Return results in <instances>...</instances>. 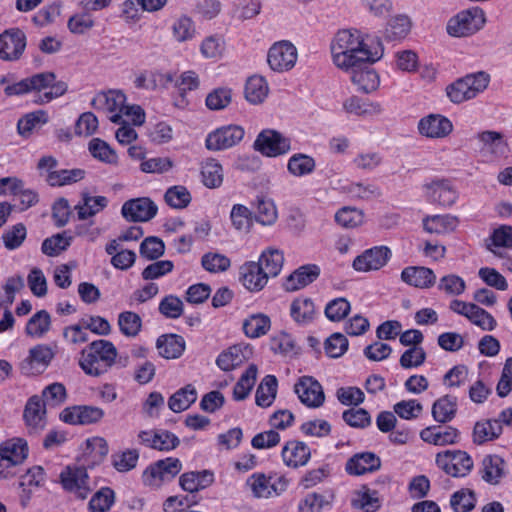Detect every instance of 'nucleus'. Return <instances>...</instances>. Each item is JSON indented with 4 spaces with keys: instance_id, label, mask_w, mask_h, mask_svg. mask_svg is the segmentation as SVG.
Masks as SVG:
<instances>
[{
    "instance_id": "79ce46f5",
    "label": "nucleus",
    "mask_w": 512,
    "mask_h": 512,
    "mask_svg": "<svg viewBox=\"0 0 512 512\" xmlns=\"http://www.w3.org/2000/svg\"><path fill=\"white\" fill-rule=\"evenodd\" d=\"M398 420L396 416L386 411V433H388V439L395 445L407 444L413 437L412 430L405 426H398Z\"/></svg>"
},
{
    "instance_id": "6ab92c4d",
    "label": "nucleus",
    "mask_w": 512,
    "mask_h": 512,
    "mask_svg": "<svg viewBox=\"0 0 512 512\" xmlns=\"http://www.w3.org/2000/svg\"><path fill=\"white\" fill-rule=\"evenodd\" d=\"M138 438L145 447L164 452L174 450L180 444L179 438L165 429L143 430L139 432Z\"/></svg>"
},
{
    "instance_id": "864d4df0",
    "label": "nucleus",
    "mask_w": 512,
    "mask_h": 512,
    "mask_svg": "<svg viewBox=\"0 0 512 512\" xmlns=\"http://www.w3.org/2000/svg\"><path fill=\"white\" fill-rule=\"evenodd\" d=\"M202 181L208 188H217L223 181V169L214 159L207 160L201 169Z\"/></svg>"
},
{
    "instance_id": "f3484780",
    "label": "nucleus",
    "mask_w": 512,
    "mask_h": 512,
    "mask_svg": "<svg viewBox=\"0 0 512 512\" xmlns=\"http://www.w3.org/2000/svg\"><path fill=\"white\" fill-rule=\"evenodd\" d=\"M300 402L309 408H319L325 401L321 384L311 376L301 377L294 385Z\"/></svg>"
},
{
    "instance_id": "4c0bfd02",
    "label": "nucleus",
    "mask_w": 512,
    "mask_h": 512,
    "mask_svg": "<svg viewBox=\"0 0 512 512\" xmlns=\"http://www.w3.org/2000/svg\"><path fill=\"white\" fill-rule=\"evenodd\" d=\"M197 390L192 384L180 388L168 399V407L175 413L187 410L197 400Z\"/></svg>"
},
{
    "instance_id": "8fccbe9b",
    "label": "nucleus",
    "mask_w": 512,
    "mask_h": 512,
    "mask_svg": "<svg viewBox=\"0 0 512 512\" xmlns=\"http://www.w3.org/2000/svg\"><path fill=\"white\" fill-rule=\"evenodd\" d=\"M51 326V317L46 310L36 312L27 322L25 332L34 338L43 337Z\"/></svg>"
},
{
    "instance_id": "4d7b16f0",
    "label": "nucleus",
    "mask_w": 512,
    "mask_h": 512,
    "mask_svg": "<svg viewBox=\"0 0 512 512\" xmlns=\"http://www.w3.org/2000/svg\"><path fill=\"white\" fill-rule=\"evenodd\" d=\"M332 495L328 492H313L305 496L299 503L300 512H321L325 506L330 504Z\"/></svg>"
},
{
    "instance_id": "20e7f679",
    "label": "nucleus",
    "mask_w": 512,
    "mask_h": 512,
    "mask_svg": "<svg viewBox=\"0 0 512 512\" xmlns=\"http://www.w3.org/2000/svg\"><path fill=\"white\" fill-rule=\"evenodd\" d=\"M484 11L479 7L462 10L447 23V32L454 37H466L479 31L485 24Z\"/></svg>"
},
{
    "instance_id": "393cba45",
    "label": "nucleus",
    "mask_w": 512,
    "mask_h": 512,
    "mask_svg": "<svg viewBox=\"0 0 512 512\" xmlns=\"http://www.w3.org/2000/svg\"><path fill=\"white\" fill-rule=\"evenodd\" d=\"M420 134L429 138H444L453 130L452 122L440 114H430L418 123Z\"/></svg>"
},
{
    "instance_id": "69168bd1",
    "label": "nucleus",
    "mask_w": 512,
    "mask_h": 512,
    "mask_svg": "<svg viewBox=\"0 0 512 512\" xmlns=\"http://www.w3.org/2000/svg\"><path fill=\"white\" fill-rule=\"evenodd\" d=\"M115 500L114 491L109 487L101 488L89 501L91 512H107Z\"/></svg>"
},
{
    "instance_id": "de8ad7c7",
    "label": "nucleus",
    "mask_w": 512,
    "mask_h": 512,
    "mask_svg": "<svg viewBox=\"0 0 512 512\" xmlns=\"http://www.w3.org/2000/svg\"><path fill=\"white\" fill-rule=\"evenodd\" d=\"M316 168V162L313 157L296 153L292 155L287 163L288 172L295 177H303L311 174Z\"/></svg>"
},
{
    "instance_id": "ddd939ff",
    "label": "nucleus",
    "mask_w": 512,
    "mask_h": 512,
    "mask_svg": "<svg viewBox=\"0 0 512 512\" xmlns=\"http://www.w3.org/2000/svg\"><path fill=\"white\" fill-rule=\"evenodd\" d=\"M27 45L25 33L19 28H10L0 34V60L13 62L23 55Z\"/></svg>"
},
{
    "instance_id": "a211bd4d",
    "label": "nucleus",
    "mask_w": 512,
    "mask_h": 512,
    "mask_svg": "<svg viewBox=\"0 0 512 512\" xmlns=\"http://www.w3.org/2000/svg\"><path fill=\"white\" fill-rule=\"evenodd\" d=\"M104 414V410L97 406L75 405L65 408L60 419L72 425H90L99 422Z\"/></svg>"
},
{
    "instance_id": "49530a36",
    "label": "nucleus",
    "mask_w": 512,
    "mask_h": 512,
    "mask_svg": "<svg viewBox=\"0 0 512 512\" xmlns=\"http://www.w3.org/2000/svg\"><path fill=\"white\" fill-rule=\"evenodd\" d=\"M269 92L268 84L262 76L248 78L245 85V98L251 104L262 103Z\"/></svg>"
},
{
    "instance_id": "7c9ffc66",
    "label": "nucleus",
    "mask_w": 512,
    "mask_h": 512,
    "mask_svg": "<svg viewBox=\"0 0 512 512\" xmlns=\"http://www.w3.org/2000/svg\"><path fill=\"white\" fill-rule=\"evenodd\" d=\"M159 355L165 359H177L185 351V340L177 334L161 335L156 341Z\"/></svg>"
},
{
    "instance_id": "2f4dec72",
    "label": "nucleus",
    "mask_w": 512,
    "mask_h": 512,
    "mask_svg": "<svg viewBox=\"0 0 512 512\" xmlns=\"http://www.w3.org/2000/svg\"><path fill=\"white\" fill-rule=\"evenodd\" d=\"M384 265V246H376L364 251L353 261L356 271L367 272L379 270Z\"/></svg>"
},
{
    "instance_id": "cd10ccee",
    "label": "nucleus",
    "mask_w": 512,
    "mask_h": 512,
    "mask_svg": "<svg viewBox=\"0 0 512 512\" xmlns=\"http://www.w3.org/2000/svg\"><path fill=\"white\" fill-rule=\"evenodd\" d=\"M320 275V268L315 264H307L296 269L287 277L284 286L287 291H296L314 282Z\"/></svg>"
},
{
    "instance_id": "412c9836",
    "label": "nucleus",
    "mask_w": 512,
    "mask_h": 512,
    "mask_svg": "<svg viewBox=\"0 0 512 512\" xmlns=\"http://www.w3.org/2000/svg\"><path fill=\"white\" fill-rule=\"evenodd\" d=\"M422 441L434 446H447L459 442L460 432L452 426L432 425L420 431Z\"/></svg>"
},
{
    "instance_id": "f8f14e48",
    "label": "nucleus",
    "mask_w": 512,
    "mask_h": 512,
    "mask_svg": "<svg viewBox=\"0 0 512 512\" xmlns=\"http://www.w3.org/2000/svg\"><path fill=\"white\" fill-rule=\"evenodd\" d=\"M28 443L24 438L14 437L0 445V478L4 470L22 464L28 457Z\"/></svg>"
},
{
    "instance_id": "ea45409f",
    "label": "nucleus",
    "mask_w": 512,
    "mask_h": 512,
    "mask_svg": "<svg viewBox=\"0 0 512 512\" xmlns=\"http://www.w3.org/2000/svg\"><path fill=\"white\" fill-rule=\"evenodd\" d=\"M502 425L496 420H482L475 423L473 428V442L483 444L498 438L502 433Z\"/></svg>"
},
{
    "instance_id": "338daca9",
    "label": "nucleus",
    "mask_w": 512,
    "mask_h": 512,
    "mask_svg": "<svg viewBox=\"0 0 512 512\" xmlns=\"http://www.w3.org/2000/svg\"><path fill=\"white\" fill-rule=\"evenodd\" d=\"M139 453L136 449H127L112 455L113 467L119 472H128L136 467Z\"/></svg>"
},
{
    "instance_id": "6e6d98bb",
    "label": "nucleus",
    "mask_w": 512,
    "mask_h": 512,
    "mask_svg": "<svg viewBox=\"0 0 512 512\" xmlns=\"http://www.w3.org/2000/svg\"><path fill=\"white\" fill-rule=\"evenodd\" d=\"M40 397L46 406L59 407L66 401L67 391L62 383L54 382L42 390Z\"/></svg>"
},
{
    "instance_id": "c9c22d12",
    "label": "nucleus",
    "mask_w": 512,
    "mask_h": 512,
    "mask_svg": "<svg viewBox=\"0 0 512 512\" xmlns=\"http://www.w3.org/2000/svg\"><path fill=\"white\" fill-rule=\"evenodd\" d=\"M315 305L312 299L299 297L290 305V316L299 325H307L314 320Z\"/></svg>"
},
{
    "instance_id": "e433bc0d",
    "label": "nucleus",
    "mask_w": 512,
    "mask_h": 512,
    "mask_svg": "<svg viewBox=\"0 0 512 512\" xmlns=\"http://www.w3.org/2000/svg\"><path fill=\"white\" fill-rule=\"evenodd\" d=\"M504 460L498 455H486L482 460L480 473L482 479L490 484H498L504 476Z\"/></svg>"
},
{
    "instance_id": "774afa93",
    "label": "nucleus",
    "mask_w": 512,
    "mask_h": 512,
    "mask_svg": "<svg viewBox=\"0 0 512 512\" xmlns=\"http://www.w3.org/2000/svg\"><path fill=\"white\" fill-rule=\"evenodd\" d=\"M201 264L206 271L219 273L228 270L231 262L230 259L223 254L208 252L202 256Z\"/></svg>"
},
{
    "instance_id": "5fc2aeb1",
    "label": "nucleus",
    "mask_w": 512,
    "mask_h": 512,
    "mask_svg": "<svg viewBox=\"0 0 512 512\" xmlns=\"http://www.w3.org/2000/svg\"><path fill=\"white\" fill-rule=\"evenodd\" d=\"M118 326L123 335L127 337H135L141 331L142 319L135 312L124 311L118 316Z\"/></svg>"
},
{
    "instance_id": "b1692460",
    "label": "nucleus",
    "mask_w": 512,
    "mask_h": 512,
    "mask_svg": "<svg viewBox=\"0 0 512 512\" xmlns=\"http://www.w3.org/2000/svg\"><path fill=\"white\" fill-rule=\"evenodd\" d=\"M424 187L428 198L443 207L452 206L458 198V193L449 180H434Z\"/></svg>"
},
{
    "instance_id": "9d476101",
    "label": "nucleus",
    "mask_w": 512,
    "mask_h": 512,
    "mask_svg": "<svg viewBox=\"0 0 512 512\" xmlns=\"http://www.w3.org/2000/svg\"><path fill=\"white\" fill-rule=\"evenodd\" d=\"M55 356L53 349L46 344H38L29 350L28 356L20 362L19 369L25 376L43 373Z\"/></svg>"
},
{
    "instance_id": "09e8293b",
    "label": "nucleus",
    "mask_w": 512,
    "mask_h": 512,
    "mask_svg": "<svg viewBox=\"0 0 512 512\" xmlns=\"http://www.w3.org/2000/svg\"><path fill=\"white\" fill-rule=\"evenodd\" d=\"M246 360L244 350L240 345H234L223 351L216 359L217 366L223 371H231Z\"/></svg>"
},
{
    "instance_id": "a19ab883",
    "label": "nucleus",
    "mask_w": 512,
    "mask_h": 512,
    "mask_svg": "<svg viewBox=\"0 0 512 512\" xmlns=\"http://www.w3.org/2000/svg\"><path fill=\"white\" fill-rule=\"evenodd\" d=\"M277 387V378L274 375H266L256 389V404L262 408L271 406L276 398Z\"/></svg>"
},
{
    "instance_id": "1a4fd4ad",
    "label": "nucleus",
    "mask_w": 512,
    "mask_h": 512,
    "mask_svg": "<svg viewBox=\"0 0 512 512\" xmlns=\"http://www.w3.org/2000/svg\"><path fill=\"white\" fill-rule=\"evenodd\" d=\"M91 105L94 109L109 114L108 118L111 122L120 124L126 105V96L123 92L117 90L99 92L92 99Z\"/></svg>"
},
{
    "instance_id": "bb28decb",
    "label": "nucleus",
    "mask_w": 512,
    "mask_h": 512,
    "mask_svg": "<svg viewBox=\"0 0 512 512\" xmlns=\"http://www.w3.org/2000/svg\"><path fill=\"white\" fill-rule=\"evenodd\" d=\"M241 282L249 291H260L267 284L268 276L258 262H247L240 268Z\"/></svg>"
},
{
    "instance_id": "6e6552de",
    "label": "nucleus",
    "mask_w": 512,
    "mask_h": 512,
    "mask_svg": "<svg viewBox=\"0 0 512 512\" xmlns=\"http://www.w3.org/2000/svg\"><path fill=\"white\" fill-rule=\"evenodd\" d=\"M449 308L454 313L466 317L473 325L483 331H492L497 326V321L493 315L474 303L454 299L450 302Z\"/></svg>"
},
{
    "instance_id": "c03bdc74",
    "label": "nucleus",
    "mask_w": 512,
    "mask_h": 512,
    "mask_svg": "<svg viewBox=\"0 0 512 512\" xmlns=\"http://www.w3.org/2000/svg\"><path fill=\"white\" fill-rule=\"evenodd\" d=\"M424 229L429 233L446 234L454 231L458 218L452 215H434L423 220Z\"/></svg>"
},
{
    "instance_id": "a18cd8bd",
    "label": "nucleus",
    "mask_w": 512,
    "mask_h": 512,
    "mask_svg": "<svg viewBox=\"0 0 512 512\" xmlns=\"http://www.w3.org/2000/svg\"><path fill=\"white\" fill-rule=\"evenodd\" d=\"M478 140L482 143V151L489 152L495 157H500L507 152V143L503 140L502 135L496 131H484L477 135Z\"/></svg>"
},
{
    "instance_id": "37998d69",
    "label": "nucleus",
    "mask_w": 512,
    "mask_h": 512,
    "mask_svg": "<svg viewBox=\"0 0 512 512\" xmlns=\"http://www.w3.org/2000/svg\"><path fill=\"white\" fill-rule=\"evenodd\" d=\"M258 263L268 277H276L282 270L284 254L277 248L269 247L261 253Z\"/></svg>"
},
{
    "instance_id": "c756f323",
    "label": "nucleus",
    "mask_w": 512,
    "mask_h": 512,
    "mask_svg": "<svg viewBox=\"0 0 512 512\" xmlns=\"http://www.w3.org/2000/svg\"><path fill=\"white\" fill-rule=\"evenodd\" d=\"M214 481V475L209 470L191 471L183 473L179 478L180 487L193 493L209 487Z\"/></svg>"
},
{
    "instance_id": "39448f33",
    "label": "nucleus",
    "mask_w": 512,
    "mask_h": 512,
    "mask_svg": "<svg viewBox=\"0 0 512 512\" xmlns=\"http://www.w3.org/2000/svg\"><path fill=\"white\" fill-rule=\"evenodd\" d=\"M182 462L176 457H167L150 464L143 472V482L149 487H160L171 482L182 470Z\"/></svg>"
},
{
    "instance_id": "13d9d810",
    "label": "nucleus",
    "mask_w": 512,
    "mask_h": 512,
    "mask_svg": "<svg viewBox=\"0 0 512 512\" xmlns=\"http://www.w3.org/2000/svg\"><path fill=\"white\" fill-rule=\"evenodd\" d=\"M165 202L172 208L183 209L191 202V194L185 186L175 185L167 189Z\"/></svg>"
},
{
    "instance_id": "7ed1b4c3",
    "label": "nucleus",
    "mask_w": 512,
    "mask_h": 512,
    "mask_svg": "<svg viewBox=\"0 0 512 512\" xmlns=\"http://www.w3.org/2000/svg\"><path fill=\"white\" fill-rule=\"evenodd\" d=\"M489 82L490 75L486 72L468 74L448 85L446 94L451 102L460 104L477 97L486 90Z\"/></svg>"
},
{
    "instance_id": "0e129e2a",
    "label": "nucleus",
    "mask_w": 512,
    "mask_h": 512,
    "mask_svg": "<svg viewBox=\"0 0 512 512\" xmlns=\"http://www.w3.org/2000/svg\"><path fill=\"white\" fill-rule=\"evenodd\" d=\"M350 302L343 297H338L329 301L324 309L325 316L332 322L343 320L350 312Z\"/></svg>"
},
{
    "instance_id": "58836bf2",
    "label": "nucleus",
    "mask_w": 512,
    "mask_h": 512,
    "mask_svg": "<svg viewBox=\"0 0 512 512\" xmlns=\"http://www.w3.org/2000/svg\"><path fill=\"white\" fill-rule=\"evenodd\" d=\"M412 27V21L406 14H397L386 23V40L397 41L407 37Z\"/></svg>"
},
{
    "instance_id": "72a5a7b5",
    "label": "nucleus",
    "mask_w": 512,
    "mask_h": 512,
    "mask_svg": "<svg viewBox=\"0 0 512 512\" xmlns=\"http://www.w3.org/2000/svg\"><path fill=\"white\" fill-rule=\"evenodd\" d=\"M457 409V398L452 395H444L433 403L432 417L436 422L445 424L455 418Z\"/></svg>"
},
{
    "instance_id": "f257e3e1",
    "label": "nucleus",
    "mask_w": 512,
    "mask_h": 512,
    "mask_svg": "<svg viewBox=\"0 0 512 512\" xmlns=\"http://www.w3.org/2000/svg\"><path fill=\"white\" fill-rule=\"evenodd\" d=\"M331 54L335 66L347 73L379 61L384 48L379 36L364 34L358 29H342L331 42Z\"/></svg>"
},
{
    "instance_id": "4468645a",
    "label": "nucleus",
    "mask_w": 512,
    "mask_h": 512,
    "mask_svg": "<svg viewBox=\"0 0 512 512\" xmlns=\"http://www.w3.org/2000/svg\"><path fill=\"white\" fill-rule=\"evenodd\" d=\"M297 49L287 40L274 43L267 55V62L270 68L276 72L291 70L297 61Z\"/></svg>"
},
{
    "instance_id": "680f3d73",
    "label": "nucleus",
    "mask_w": 512,
    "mask_h": 512,
    "mask_svg": "<svg viewBox=\"0 0 512 512\" xmlns=\"http://www.w3.org/2000/svg\"><path fill=\"white\" fill-rule=\"evenodd\" d=\"M395 416L398 415L404 420H414L423 413V405L416 399L402 400L393 407Z\"/></svg>"
},
{
    "instance_id": "052dcab7",
    "label": "nucleus",
    "mask_w": 512,
    "mask_h": 512,
    "mask_svg": "<svg viewBox=\"0 0 512 512\" xmlns=\"http://www.w3.org/2000/svg\"><path fill=\"white\" fill-rule=\"evenodd\" d=\"M89 151L91 155L108 164L117 163V154L116 152L106 143L104 140L100 138H93L89 142Z\"/></svg>"
},
{
    "instance_id": "dca6fc26",
    "label": "nucleus",
    "mask_w": 512,
    "mask_h": 512,
    "mask_svg": "<svg viewBox=\"0 0 512 512\" xmlns=\"http://www.w3.org/2000/svg\"><path fill=\"white\" fill-rule=\"evenodd\" d=\"M253 495L257 498H268L272 495L282 494L288 487L285 477H271L263 473H254L247 479Z\"/></svg>"
},
{
    "instance_id": "2eb2a0df",
    "label": "nucleus",
    "mask_w": 512,
    "mask_h": 512,
    "mask_svg": "<svg viewBox=\"0 0 512 512\" xmlns=\"http://www.w3.org/2000/svg\"><path fill=\"white\" fill-rule=\"evenodd\" d=\"M60 483L64 490L84 500L91 492L89 477L85 468L67 466L60 473Z\"/></svg>"
},
{
    "instance_id": "aec40b11",
    "label": "nucleus",
    "mask_w": 512,
    "mask_h": 512,
    "mask_svg": "<svg viewBox=\"0 0 512 512\" xmlns=\"http://www.w3.org/2000/svg\"><path fill=\"white\" fill-rule=\"evenodd\" d=\"M122 216L132 222H146L157 213V206L149 198L142 197L126 201L121 209Z\"/></svg>"
},
{
    "instance_id": "c85d7f7f",
    "label": "nucleus",
    "mask_w": 512,
    "mask_h": 512,
    "mask_svg": "<svg viewBox=\"0 0 512 512\" xmlns=\"http://www.w3.org/2000/svg\"><path fill=\"white\" fill-rule=\"evenodd\" d=\"M371 66L364 65V67H357L353 71L347 72L351 82L365 93L376 90L380 84V76Z\"/></svg>"
},
{
    "instance_id": "9b49d317",
    "label": "nucleus",
    "mask_w": 512,
    "mask_h": 512,
    "mask_svg": "<svg viewBox=\"0 0 512 512\" xmlns=\"http://www.w3.org/2000/svg\"><path fill=\"white\" fill-rule=\"evenodd\" d=\"M254 149L267 157H277L286 154L291 149L289 138L275 130L261 131L254 141Z\"/></svg>"
},
{
    "instance_id": "5701e85b",
    "label": "nucleus",
    "mask_w": 512,
    "mask_h": 512,
    "mask_svg": "<svg viewBox=\"0 0 512 512\" xmlns=\"http://www.w3.org/2000/svg\"><path fill=\"white\" fill-rule=\"evenodd\" d=\"M381 467V459L372 452H361L351 456L346 464L345 471L351 476H361L372 473Z\"/></svg>"
},
{
    "instance_id": "423d86ee",
    "label": "nucleus",
    "mask_w": 512,
    "mask_h": 512,
    "mask_svg": "<svg viewBox=\"0 0 512 512\" xmlns=\"http://www.w3.org/2000/svg\"><path fill=\"white\" fill-rule=\"evenodd\" d=\"M245 130L235 124L221 126L207 134L205 147L210 151H223L238 145L244 138Z\"/></svg>"
},
{
    "instance_id": "4be33fe9",
    "label": "nucleus",
    "mask_w": 512,
    "mask_h": 512,
    "mask_svg": "<svg viewBox=\"0 0 512 512\" xmlns=\"http://www.w3.org/2000/svg\"><path fill=\"white\" fill-rule=\"evenodd\" d=\"M46 405L39 395L28 398L23 411V419L30 432L37 433L47 424Z\"/></svg>"
},
{
    "instance_id": "f03ea898",
    "label": "nucleus",
    "mask_w": 512,
    "mask_h": 512,
    "mask_svg": "<svg viewBox=\"0 0 512 512\" xmlns=\"http://www.w3.org/2000/svg\"><path fill=\"white\" fill-rule=\"evenodd\" d=\"M117 356L118 351L111 341L98 339L82 349L78 364L86 375L99 377L116 364Z\"/></svg>"
},
{
    "instance_id": "603ef678",
    "label": "nucleus",
    "mask_w": 512,
    "mask_h": 512,
    "mask_svg": "<svg viewBox=\"0 0 512 512\" xmlns=\"http://www.w3.org/2000/svg\"><path fill=\"white\" fill-rule=\"evenodd\" d=\"M257 376L256 365H250L247 370L242 374L233 389V397L237 401L244 400L248 397L252 387L254 386Z\"/></svg>"
},
{
    "instance_id": "bf43d9fd",
    "label": "nucleus",
    "mask_w": 512,
    "mask_h": 512,
    "mask_svg": "<svg viewBox=\"0 0 512 512\" xmlns=\"http://www.w3.org/2000/svg\"><path fill=\"white\" fill-rule=\"evenodd\" d=\"M450 505L454 512H470L475 508L476 496L470 489H461L451 495Z\"/></svg>"
},
{
    "instance_id": "e2e57ef3",
    "label": "nucleus",
    "mask_w": 512,
    "mask_h": 512,
    "mask_svg": "<svg viewBox=\"0 0 512 512\" xmlns=\"http://www.w3.org/2000/svg\"><path fill=\"white\" fill-rule=\"evenodd\" d=\"M277 209L272 200L258 198L257 211L255 213L256 222L264 226L273 225L277 220Z\"/></svg>"
},
{
    "instance_id": "3c124183",
    "label": "nucleus",
    "mask_w": 512,
    "mask_h": 512,
    "mask_svg": "<svg viewBox=\"0 0 512 512\" xmlns=\"http://www.w3.org/2000/svg\"><path fill=\"white\" fill-rule=\"evenodd\" d=\"M270 327V318L264 314L251 315L243 323L244 333L249 338H258L265 335Z\"/></svg>"
},
{
    "instance_id": "473e14b6",
    "label": "nucleus",
    "mask_w": 512,
    "mask_h": 512,
    "mask_svg": "<svg viewBox=\"0 0 512 512\" xmlns=\"http://www.w3.org/2000/svg\"><path fill=\"white\" fill-rule=\"evenodd\" d=\"M402 280L417 288H429L435 284L434 272L426 267H407L401 273Z\"/></svg>"
},
{
    "instance_id": "0eeeda50",
    "label": "nucleus",
    "mask_w": 512,
    "mask_h": 512,
    "mask_svg": "<svg viewBox=\"0 0 512 512\" xmlns=\"http://www.w3.org/2000/svg\"><path fill=\"white\" fill-rule=\"evenodd\" d=\"M437 466L453 477H464L473 468L470 455L462 450L444 451L436 455Z\"/></svg>"
},
{
    "instance_id": "f704fd0d",
    "label": "nucleus",
    "mask_w": 512,
    "mask_h": 512,
    "mask_svg": "<svg viewBox=\"0 0 512 512\" xmlns=\"http://www.w3.org/2000/svg\"><path fill=\"white\" fill-rule=\"evenodd\" d=\"M105 196H91L89 193H82V200L75 206L79 220H86L104 210L108 205Z\"/></svg>"
},
{
    "instance_id": "a878e982",
    "label": "nucleus",
    "mask_w": 512,
    "mask_h": 512,
    "mask_svg": "<svg viewBox=\"0 0 512 512\" xmlns=\"http://www.w3.org/2000/svg\"><path fill=\"white\" fill-rule=\"evenodd\" d=\"M281 455L287 466L297 468L308 463L311 457V450L306 443L291 440L284 445Z\"/></svg>"
}]
</instances>
